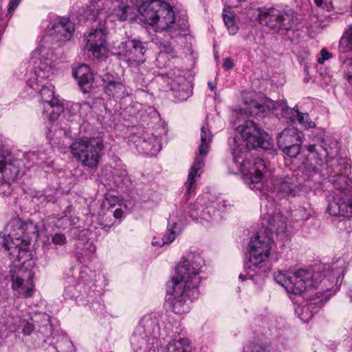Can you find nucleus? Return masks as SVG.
Masks as SVG:
<instances>
[{"instance_id":"obj_1","label":"nucleus","mask_w":352,"mask_h":352,"mask_svg":"<svg viewBox=\"0 0 352 352\" xmlns=\"http://www.w3.org/2000/svg\"><path fill=\"white\" fill-rule=\"evenodd\" d=\"M305 147L309 153L301 169L307 179L316 183L328 179L334 187L327 212L336 217H352V182L349 178L351 162L346 157H338V140L324 134L318 144Z\"/></svg>"},{"instance_id":"obj_2","label":"nucleus","mask_w":352,"mask_h":352,"mask_svg":"<svg viewBox=\"0 0 352 352\" xmlns=\"http://www.w3.org/2000/svg\"><path fill=\"white\" fill-rule=\"evenodd\" d=\"M237 130L241 137L232 140L234 144L232 151L233 161L241 173L244 182L253 190L264 191L272 175L267 169L263 159L256 157L248 160L250 153L249 148H261L269 149L272 146L268 135L251 120L238 126Z\"/></svg>"},{"instance_id":"obj_3","label":"nucleus","mask_w":352,"mask_h":352,"mask_svg":"<svg viewBox=\"0 0 352 352\" xmlns=\"http://www.w3.org/2000/svg\"><path fill=\"white\" fill-rule=\"evenodd\" d=\"M204 265V260L201 256L191 252L177 265L175 274L172 278V298L169 302L176 314L188 312V300L197 297L199 274Z\"/></svg>"},{"instance_id":"obj_4","label":"nucleus","mask_w":352,"mask_h":352,"mask_svg":"<svg viewBox=\"0 0 352 352\" xmlns=\"http://www.w3.org/2000/svg\"><path fill=\"white\" fill-rule=\"evenodd\" d=\"M275 243L272 235L266 230H260L249 243V261L245 264V272L250 278L265 273L269 267L268 258Z\"/></svg>"},{"instance_id":"obj_5","label":"nucleus","mask_w":352,"mask_h":352,"mask_svg":"<svg viewBox=\"0 0 352 352\" xmlns=\"http://www.w3.org/2000/svg\"><path fill=\"white\" fill-rule=\"evenodd\" d=\"M319 274L309 270L278 272L274 274L275 281L286 291L294 295H300L309 289L316 287L320 282Z\"/></svg>"},{"instance_id":"obj_6","label":"nucleus","mask_w":352,"mask_h":352,"mask_svg":"<svg viewBox=\"0 0 352 352\" xmlns=\"http://www.w3.org/2000/svg\"><path fill=\"white\" fill-rule=\"evenodd\" d=\"M70 148L73 155L82 166L96 168L102 155L103 139L100 136L81 138L76 140Z\"/></svg>"},{"instance_id":"obj_7","label":"nucleus","mask_w":352,"mask_h":352,"mask_svg":"<svg viewBox=\"0 0 352 352\" xmlns=\"http://www.w3.org/2000/svg\"><path fill=\"white\" fill-rule=\"evenodd\" d=\"M8 234H3L0 243L14 261H21L27 254L28 241L25 235V226L20 220L14 219L6 228Z\"/></svg>"},{"instance_id":"obj_8","label":"nucleus","mask_w":352,"mask_h":352,"mask_svg":"<svg viewBox=\"0 0 352 352\" xmlns=\"http://www.w3.org/2000/svg\"><path fill=\"white\" fill-rule=\"evenodd\" d=\"M140 19L156 29H164L172 20L173 8L162 0H147L138 7Z\"/></svg>"},{"instance_id":"obj_9","label":"nucleus","mask_w":352,"mask_h":352,"mask_svg":"<svg viewBox=\"0 0 352 352\" xmlns=\"http://www.w3.org/2000/svg\"><path fill=\"white\" fill-rule=\"evenodd\" d=\"M50 36H44L37 48L32 53L31 59L34 65V73L38 77L51 76L52 68L55 66L57 56L52 45Z\"/></svg>"},{"instance_id":"obj_10","label":"nucleus","mask_w":352,"mask_h":352,"mask_svg":"<svg viewBox=\"0 0 352 352\" xmlns=\"http://www.w3.org/2000/svg\"><path fill=\"white\" fill-rule=\"evenodd\" d=\"M158 316L155 313L147 314L142 317L131 337V344L135 351L145 346L150 339L159 335Z\"/></svg>"},{"instance_id":"obj_11","label":"nucleus","mask_w":352,"mask_h":352,"mask_svg":"<svg viewBox=\"0 0 352 352\" xmlns=\"http://www.w3.org/2000/svg\"><path fill=\"white\" fill-rule=\"evenodd\" d=\"M259 19L262 24L275 31L289 30L296 25L294 12L291 9L280 8H263L259 12Z\"/></svg>"},{"instance_id":"obj_12","label":"nucleus","mask_w":352,"mask_h":352,"mask_svg":"<svg viewBox=\"0 0 352 352\" xmlns=\"http://www.w3.org/2000/svg\"><path fill=\"white\" fill-rule=\"evenodd\" d=\"M95 20L104 15V18L111 17L120 21L133 19L135 16V9L133 6L120 3L119 0H97L94 9Z\"/></svg>"},{"instance_id":"obj_13","label":"nucleus","mask_w":352,"mask_h":352,"mask_svg":"<svg viewBox=\"0 0 352 352\" xmlns=\"http://www.w3.org/2000/svg\"><path fill=\"white\" fill-rule=\"evenodd\" d=\"M31 318L32 316L22 314L16 307H8L0 316V323L12 332L21 327L23 335L30 336L36 329V323L31 320Z\"/></svg>"},{"instance_id":"obj_14","label":"nucleus","mask_w":352,"mask_h":352,"mask_svg":"<svg viewBox=\"0 0 352 352\" xmlns=\"http://www.w3.org/2000/svg\"><path fill=\"white\" fill-rule=\"evenodd\" d=\"M145 44L135 39L116 41L112 47V54L129 64L139 65L144 61Z\"/></svg>"},{"instance_id":"obj_15","label":"nucleus","mask_w":352,"mask_h":352,"mask_svg":"<svg viewBox=\"0 0 352 352\" xmlns=\"http://www.w3.org/2000/svg\"><path fill=\"white\" fill-rule=\"evenodd\" d=\"M228 206L226 201L218 197L208 206H204L201 199L190 206L189 214L193 220L199 219L208 223L217 221L221 219V211Z\"/></svg>"},{"instance_id":"obj_16","label":"nucleus","mask_w":352,"mask_h":352,"mask_svg":"<svg viewBox=\"0 0 352 352\" xmlns=\"http://www.w3.org/2000/svg\"><path fill=\"white\" fill-rule=\"evenodd\" d=\"M138 135L131 137V146L138 153L155 156L162 148L160 135L155 134L150 129L140 128Z\"/></svg>"},{"instance_id":"obj_17","label":"nucleus","mask_w":352,"mask_h":352,"mask_svg":"<svg viewBox=\"0 0 352 352\" xmlns=\"http://www.w3.org/2000/svg\"><path fill=\"white\" fill-rule=\"evenodd\" d=\"M75 31L74 23L67 17H57L47 27V34L57 45L69 41Z\"/></svg>"},{"instance_id":"obj_18","label":"nucleus","mask_w":352,"mask_h":352,"mask_svg":"<svg viewBox=\"0 0 352 352\" xmlns=\"http://www.w3.org/2000/svg\"><path fill=\"white\" fill-rule=\"evenodd\" d=\"M10 273L12 289L24 298L31 297L34 291L32 272L24 267H14Z\"/></svg>"},{"instance_id":"obj_19","label":"nucleus","mask_w":352,"mask_h":352,"mask_svg":"<svg viewBox=\"0 0 352 352\" xmlns=\"http://www.w3.org/2000/svg\"><path fill=\"white\" fill-rule=\"evenodd\" d=\"M301 144V133L295 128H287L277 137L278 147L290 157H295L300 153Z\"/></svg>"},{"instance_id":"obj_20","label":"nucleus","mask_w":352,"mask_h":352,"mask_svg":"<svg viewBox=\"0 0 352 352\" xmlns=\"http://www.w3.org/2000/svg\"><path fill=\"white\" fill-rule=\"evenodd\" d=\"M272 203L270 206L265 204L266 212L262 214V228L272 235L273 232L277 234H285L287 230V219L283 217L278 209H272Z\"/></svg>"},{"instance_id":"obj_21","label":"nucleus","mask_w":352,"mask_h":352,"mask_svg":"<svg viewBox=\"0 0 352 352\" xmlns=\"http://www.w3.org/2000/svg\"><path fill=\"white\" fill-rule=\"evenodd\" d=\"M270 184H266V188L273 192L279 194L285 197H294L300 191L299 185L297 179L294 177H276L274 174L270 179Z\"/></svg>"},{"instance_id":"obj_22","label":"nucleus","mask_w":352,"mask_h":352,"mask_svg":"<svg viewBox=\"0 0 352 352\" xmlns=\"http://www.w3.org/2000/svg\"><path fill=\"white\" fill-rule=\"evenodd\" d=\"M94 272L87 267H82L79 273L77 284L81 283L87 288V297L91 300V305H89V309L94 311L99 312L103 309V305L100 302L101 293L96 289V285L92 280Z\"/></svg>"},{"instance_id":"obj_23","label":"nucleus","mask_w":352,"mask_h":352,"mask_svg":"<svg viewBox=\"0 0 352 352\" xmlns=\"http://www.w3.org/2000/svg\"><path fill=\"white\" fill-rule=\"evenodd\" d=\"M107 32L105 28H100L91 31L85 37V50L92 53L95 58L104 56L107 52Z\"/></svg>"},{"instance_id":"obj_24","label":"nucleus","mask_w":352,"mask_h":352,"mask_svg":"<svg viewBox=\"0 0 352 352\" xmlns=\"http://www.w3.org/2000/svg\"><path fill=\"white\" fill-rule=\"evenodd\" d=\"M67 285L65 286L63 297L65 299L75 300L79 306H85L89 308L91 305V300L87 297V288L80 284L76 283L74 277H68L66 280Z\"/></svg>"},{"instance_id":"obj_25","label":"nucleus","mask_w":352,"mask_h":352,"mask_svg":"<svg viewBox=\"0 0 352 352\" xmlns=\"http://www.w3.org/2000/svg\"><path fill=\"white\" fill-rule=\"evenodd\" d=\"M249 93L245 92L243 95L245 107L242 109L243 112L247 116H258L277 109L276 103L271 99L263 98L260 101H257L252 99V96H250V100H249L246 96Z\"/></svg>"},{"instance_id":"obj_26","label":"nucleus","mask_w":352,"mask_h":352,"mask_svg":"<svg viewBox=\"0 0 352 352\" xmlns=\"http://www.w3.org/2000/svg\"><path fill=\"white\" fill-rule=\"evenodd\" d=\"M50 77H38L36 73H33L28 80V86L40 94L43 104L56 99L54 96V87L47 80Z\"/></svg>"},{"instance_id":"obj_27","label":"nucleus","mask_w":352,"mask_h":352,"mask_svg":"<svg viewBox=\"0 0 352 352\" xmlns=\"http://www.w3.org/2000/svg\"><path fill=\"white\" fill-rule=\"evenodd\" d=\"M327 298L321 295L316 294V296L303 304L298 305L295 311L298 318L304 322H307L313 317L314 314L318 313L327 302Z\"/></svg>"},{"instance_id":"obj_28","label":"nucleus","mask_w":352,"mask_h":352,"mask_svg":"<svg viewBox=\"0 0 352 352\" xmlns=\"http://www.w3.org/2000/svg\"><path fill=\"white\" fill-rule=\"evenodd\" d=\"M102 81L105 84V92L110 97L122 98L131 94V89L126 87L120 78L104 74L102 76Z\"/></svg>"},{"instance_id":"obj_29","label":"nucleus","mask_w":352,"mask_h":352,"mask_svg":"<svg viewBox=\"0 0 352 352\" xmlns=\"http://www.w3.org/2000/svg\"><path fill=\"white\" fill-rule=\"evenodd\" d=\"M101 177L103 178L104 184L109 186L110 188L122 187L129 181L125 169H116L111 166H106L102 170Z\"/></svg>"},{"instance_id":"obj_30","label":"nucleus","mask_w":352,"mask_h":352,"mask_svg":"<svg viewBox=\"0 0 352 352\" xmlns=\"http://www.w3.org/2000/svg\"><path fill=\"white\" fill-rule=\"evenodd\" d=\"M122 199L119 196L107 195L101 204V212L99 216L114 217L119 219L122 217L123 211L121 208Z\"/></svg>"},{"instance_id":"obj_31","label":"nucleus","mask_w":352,"mask_h":352,"mask_svg":"<svg viewBox=\"0 0 352 352\" xmlns=\"http://www.w3.org/2000/svg\"><path fill=\"white\" fill-rule=\"evenodd\" d=\"M31 320L36 323V332L39 339L46 342L53 334L50 317L45 313H36L32 316Z\"/></svg>"},{"instance_id":"obj_32","label":"nucleus","mask_w":352,"mask_h":352,"mask_svg":"<svg viewBox=\"0 0 352 352\" xmlns=\"http://www.w3.org/2000/svg\"><path fill=\"white\" fill-rule=\"evenodd\" d=\"M73 76L77 80L80 89L84 93L89 92L93 83V74L86 65H80L73 70Z\"/></svg>"},{"instance_id":"obj_33","label":"nucleus","mask_w":352,"mask_h":352,"mask_svg":"<svg viewBox=\"0 0 352 352\" xmlns=\"http://www.w3.org/2000/svg\"><path fill=\"white\" fill-rule=\"evenodd\" d=\"M167 23V27L158 29L157 31H165L166 35L172 39L182 38L186 34L188 28L186 23L184 21L181 22L180 20H176L173 10L172 20Z\"/></svg>"},{"instance_id":"obj_34","label":"nucleus","mask_w":352,"mask_h":352,"mask_svg":"<svg viewBox=\"0 0 352 352\" xmlns=\"http://www.w3.org/2000/svg\"><path fill=\"white\" fill-rule=\"evenodd\" d=\"M204 166V160L201 157H197L189 170L188 179L186 184L187 194L190 195L194 192L197 186V177H199L202 173Z\"/></svg>"},{"instance_id":"obj_35","label":"nucleus","mask_w":352,"mask_h":352,"mask_svg":"<svg viewBox=\"0 0 352 352\" xmlns=\"http://www.w3.org/2000/svg\"><path fill=\"white\" fill-rule=\"evenodd\" d=\"M63 111V103L58 98L51 100L50 102L44 104L43 106V113L46 115L47 118L52 123H58V122H55V120Z\"/></svg>"},{"instance_id":"obj_36","label":"nucleus","mask_w":352,"mask_h":352,"mask_svg":"<svg viewBox=\"0 0 352 352\" xmlns=\"http://www.w3.org/2000/svg\"><path fill=\"white\" fill-rule=\"evenodd\" d=\"M69 132L67 129L58 126L57 123H52V125L49 127L47 137L54 144H59L67 138Z\"/></svg>"},{"instance_id":"obj_37","label":"nucleus","mask_w":352,"mask_h":352,"mask_svg":"<svg viewBox=\"0 0 352 352\" xmlns=\"http://www.w3.org/2000/svg\"><path fill=\"white\" fill-rule=\"evenodd\" d=\"M47 350L48 352H74V346L66 336L61 335L56 345H50Z\"/></svg>"},{"instance_id":"obj_38","label":"nucleus","mask_w":352,"mask_h":352,"mask_svg":"<svg viewBox=\"0 0 352 352\" xmlns=\"http://www.w3.org/2000/svg\"><path fill=\"white\" fill-rule=\"evenodd\" d=\"M167 352H191L189 340L180 338L170 341L167 345Z\"/></svg>"},{"instance_id":"obj_39","label":"nucleus","mask_w":352,"mask_h":352,"mask_svg":"<svg viewBox=\"0 0 352 352\" xmlns=\"http://www.w3.org/2000/svg\"><path fill=\"white\" fill-rule=\"evenodd\" d=\"M212 138V136L209 129L204 125L202 126L201 128V145L199 147L200 155H205L208 153Z\"/></svg>"},{"instance_id":"obj_40","label":"nucleus","mask_w":352,"mask_h":352,"mask_svg":"<svg viewBox=\"0 0 352 352\" xmlns=\"http://www.w3.org/2000/svg\"><path fill=\"white\" fill-rule=\"evenodd\" d=\"M339 51L340 55L342 56H345L344 54L346 52H352V25L349 27L341 37Z\"/></svg>"},{"instance_id":"obj_41","label":"nucleus","mask_w":352,"mask_h":352,"mask_svg":"<svg viewBox=\"0 0 352 352\" xmlns=\"http://www.w3.org/2000/svg\"><path fill=\"white\" fill-rule=\"evenodd\" d=\"M180 232V228L174 221H168L167 232L162 239V245L169 244L173 242Z\"/></svg>"},{"instance_id":"obj_42","label":"nucleus","mask_w":352,"mask_h":352,"mask_svg":"<svg viewBox=\"0 0 352 352\" xmlns=\"http://www.w3.org/2000/svg\"><path fill=\"white\" fill-rule=\"evenodd\" d=\"M90 6L89 8L82 7L79 11L78 14L76 15V18L79 21H85L89 19H94L95 18V12L94 9L97 5V0H89Z\"/></svg>"},{"instance_id":"obj_43","label":"nucleus","mask_w":352,"mask_h":352,"mask_svg":"<svg viewBox=\"0 0 352 352\" xmlns=\"http://www.w3.org/2000/svg\"><path fill=\"white\" fill-rule=\"evenodd\" d=\"M91 106L88 102L72 103L69 105V111L78 112L79 119L85 118L91 111Z\"/></svg>"},{"instance_id":"obj_44","label":"nucleus","mask_w":352,"mask_h":352,"mask_svg":"<svg viewBox=\"0 0 352 352\" xmlns=\"http://www.w3.org/2000/svg\"><path fill=\"white\" fill-rule=\"evenodd\" d=\"M342 60V69L348 82L352 86V58L340 55Z\"/></svg>"},{"instance_id":"obj_45","label":"nucleus","mask_w":352,"mask_h":352,"mask_svg":"<svg viewBox=\"0 0 352 352\" xmlns=\"http://www.w3.org/2000/svg\"><path fill=\"white\" fill-rule=\"evenodd\" d=\"M315 4L318 8H321L327 13L325 17H329L332 19L337 18V13H331L333 10L332 2L330 0H314Z\"/></svg>"},{"instance_id":"obj_46","label":"nucleus","mask_w":352,"mask_h":352,"mask_svg":"<svg viewBox=\"0 0 352 352\" xmlns=\"http://www.w3.org/2000/svg\"><path fill=\"white\" fill-rule=\"evenodd\" d=\"M223 18L230 34L232 35L235 34L238 31V27L236 24L233 14H226L224 11L223 13Z\"/></svg>"},{"instance_id":"obj_47","label":"nucleus","mask_w":352,"mask_h":352,"mask_svg":"<svg viewBox=\"0 0 352 352\" xmlns=\"http://www.w3.org/2000/svg\"><path fill=\"white\" fill-rule=\"evenodd\" d=\"M157 44L160 45L162 48L161 53L164 52L168 54L170 57L175 56V51L173 45L168 41L164 40V38H156Z\"/></svg>"},{"instance_id":"obj_48","label":"nucleus","mask_w":352,"mask_h":352,"mask_svg":"<svg viewBox=\"0 0 352 352\" xmlns=\"http://www.w3.org/2000/svg\"><path fill=\"white\" fill-rule=\"evenodd\" d=\"M84 255L82 254L81 256H78V260L81 263H85L86 261L85 258L88 260L90 259L91 256L96 252V247L94 243L89 241H87L84 245Z\"/></svg>"},{"instance_id":"obj_49","label":"nucleus","mask_w":352,"mask_h":352,"mask_svg":"<svg viewBox=\"0 0 352 352\" xmlns=\"http://www.w3.org/2000/svg\"><path fill=\"white\" fill-rule=\"evenodd\" d=\"M8 156L9 153H8L6 156L0 155V185L3 184L5 177L4 173L6 171L8 166L10 165V164H8Z\"/></svg>"},{"instance_id":"obj_50","label":"nucleus","mask_w":352,"mask_h":352,"mask_svg":"<svg viewBox=\"0 0 352 352\" xmlns=\"http://www.w3.org/2000/svg\"><path fill=\"white\" fill-rule=\"evenodd\" d=\"M297 120L298 122L305 128H314L315 127V123L309 120V117L307 113H301L298 112Z\"/></svg>"},{"instance_id":"obj_51","label":"nucleus","mask_w":352,"mask_h":352,"mask_svg":"<svg viewBox=\"0 0 352 352\" xmlns=\"http://www.w3.org/2000/svg\"><path fill=\"white\" fill-rule=\"evenodd\" d=\"M157 116V112L152 109H149L148 112L146 111L141 112L140 119L142 124H146V125H148L151 122V120L152 118H156Z\"/></svg>"},{"instance_id":"obj_52","label":"nucleus","mask_w":352,"mask_h":352,"mask_svg":"<svg viewBox=\"0 0 352 352\" xmlns=\"http://www.w3.org/2000/svg\"><path fill=\"white\" fill-rule=\"evenodd\" d=\"M51 241L54 245V248L58 249L63 247L67 243V239L64 234L57 233L52 236Z\"/></svg>"},{"instance_id":"obj_53","label":"nucleus","mask_w":352,"mask_h":352,"mask_svg":"<svg viewBox=\"0 0 352 352\" xmlns=\"http://www.w3.org/2000/svg\"><path fill=\"white\" fill-rule=\"evenodd\" d=\"M248 352H270L269 346L263 343H252Z\"/></svg>"},{"instance_id":"obj_54","label":"nucleus","mask_w":352,"mask_h":352,"mask_svg":"<svg viewBox=\"0 0 352 352\" xmlns=\"http://www.w3.org/2000/svg\"><path fill=\"white\" fill-rule=\"evenodd\" d=\"M102 219V222L99 223L101 228L105 231H109L111 226L114 224V222L112 221L111 217H108V216H100Z\"/></svg>"},{"instance_id":"obj_55","label":"nucleus","mask_w":352,"mask_h":352,"mask_svg":"<svg viewBox=\"0 0 352 352\" xmlns=\"http://www.w3.org/2000/svg\"><path fill=\"white\" fill-rule=\"evenodd\" d=\"M307 207L304 206L297 210V212L300 214V219L302 220L308 219L312 214V210L309 205L307 204Z\"/></svg>"},{"instance_id":"obj_56","label":"nucleus","mask_w":352,"mask_h":352,"mask_svg":"<svg viewBox=\"0 0 352 352\" xmlns=\"http://www.w3.org/2000/svg\"><path fill=\"white\" fill-rule=\"evenodd\" d=\"M173 94L175 98H177L179 101H183L186 100L190 96V92L186 91L184 87L181 89L173 90Z\"/></svg>"},{"instance_id":"obj_57","label":"nucleus","mask_w":352,"mask_h":352,"mask_svg":"<svg viewBox=\"0 0 352 352\" xmlns=\"http://www.w3.org/2000/svg\"><path fill=\"white\" fill-rule=\"evenodd\" d=\"M332 56L331 54L326 49H322L320 51V56L318 58V63L319 64H322L325 60H329Z\"/></svg>"},{"instance_id":"obj_58","label":"nucleus","mask_w":352,"mask_h":352,"mask_svg":"<svg viewBox=\"0 0 352 352\" xmlns=\"http://www.w3.org/2000/svg\"><path fill=\"white\" fill-rule=\"evenodd\" d=\"M32 201L35 204H44L47 202V197L41 192H36L32 197Z\"/></svg>"},{"instance_id":"obj_59","label":"nucleus","mask_w":352,"mask_h":352,"mask_svg":"<svg viewBox=\"0 0 352 352\" xmlns=\"http://www.w3.org/2000/svg\"><path fill=\"white\" fill-rule=\"evenodd\" d=\"M67 114L69 116L68 120L71 122L79 121L78 112L69 111V106L67 109Z\"/></svg>"},{"instance_id":"obj_60","label":"nucleus","mask_w":352,"mask_h":352,"mask_svg":"<svg viewBox=\"0 0 352 352\" xmlns=\"http://www.w3.org/2000/svg\"><path fill=\"white\" fill-rule=\"evenodd\" d=\"M222 67L225 70H230L234 67L233 60L230 58H226L223 59Z\"/></svg>"},{"instance_id":"obj_61","label":"nucleus","mask_w":352,"mask_h":352,"mask_svg":"<svg viewBox=\"0 0 352 352\" xmlns=\"http://www.w3.org/2000/svg\"><path fill=\"white\" fill-rule=\"evenodd\" d=\"M21 0H10V3L8 4V14L11 13L12 10H14L18 4L19 3V1Z\"/></svg>"},{"instance_id":"obj_62","label":"nucleus","mask_w":352,"mask_h":352,"mask_svg":"<svg viewBox=\"0 0 352 352\" xmlns=\"http://www.w3.org/2000/svg\"><path fill=\"white\" fill-rule=\"evenodd\" d=\"M6 278V275L0 272V301L4 298V292L1 284L3 280Z\"/></svg>"},{"instance_id":"obj_63","label":"nucleus","mask_w":352,"mask_h":352,"mask_svg":"<svg viewBox=\"0 0 352 352\" xmlns=\"http://www.w3.org/2000/svg\"><path fill=\"white\" fill-rule=\"evenodd\" d=\"M3 17L2 5H1V0H0V35L2 33V30H3Z\"/></svg>"},{"instance_id":"obj_64","label":"nucleus","mask_w":352,"mask_h":352,"mask_svg":"<svg viewBox=\"0 0 352 352\" xmlns=\"http://www.w3.org/2000/svg\"><path fill=\"white\" fill-rule=\"evenodd\" d=\"M245 1V0H225V3L226 4H230L234 6H236V5H235L234 1H236V3H239V2Z\"/></svg>"}]
</instances>
